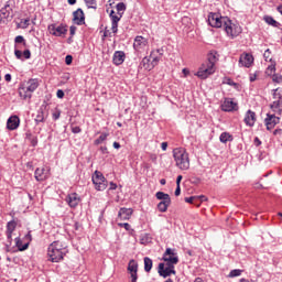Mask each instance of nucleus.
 <instances>
[{"mask_svg":"<svg viewBox=\"0 0 282 282\" xmlns=\"http://www.w3.org/2000/svg\"><path fill=\"white\" fill-rule=\"evenodd\" d=\"M207 21L210 28H224L226 34L231 36V39L241 34V29L237 24H232V20L228 17H221L219 13L210 12Z\"/></svg>","mask_w":282,"mask_h":282,"instance_id":"obj_1","label":"nucleus"},{"mask_svg":"<svg viewBox=\"0 0 282 282\" xmlns=\"http://www.w3.org/2000/svg\"><path fill=\"white\" fill-rule=\"evenodd\" d=\"M67 252V245L61 240H57L48 246L47 257L48 260L52 261V263H58V261H63Z\"/></svg>","mask_w":282,"mask_h":282,"instance_id":"obj_2","label":"nucleus"},{"mask_svg":"<svg viewBox=\"0 0 282 282\" xmlns=\"http://www.w3.org/2000/svg\"><path fill=\"white\" fill-rule=\"evenodd\" d=\"M39 85H41V79L31 78L26 82H22L19 87V96L22 100H31L32 94H34L35 89H39Z\"/></svg>","mask_w":282,"mask_h":282,"instance_id":"obj_3","label":"nucleus"},{"mask_svg":"<svg viewBox=\"0 0 282 282\" xmlns=\"http://www.w3.org/2000/svg\"><path fill=\"white\" fill-rule=\"evenodd\" d=\"M174 162L181 171H188L191 169V158L184 148H176L173 150Z\"/></svg>","mask_w":282,"mask_h":282,"instance_id":"obj_4","label":"nucleus"},{"mask_svg":"<svg viewBox=\"0 0 282 282\" xmlns=\"http://www.w3.org/2000/svg\"><path fill=\"white\" fill-rule=\"evenodd\" d=\"M162 56H164V47L156 48L151 52L150 57H144L141 62L145 72H151L160 63Z\"/></svg>","mask_w":282,"mask_h":282,"instance_id":"obj_5","label":"nucleus"},{"mask_svg":"<svg viewBox=\"0 0 282 282\" xmlns=\"http://www.w3.org/2000/svg\"><path fill=\"white\" fill-rule=\"evenodd\" d=\"M217 61H219V55L217 54V51H210L207 55V61L200 65L198 72H213L215 69Z\"/></svg>","mask_w":282,"mask_h":282,"instance_id":"obj_6","label":"nucleus"},{"mask_svg":"<svg viewBox=\"0 0 282 282\" xmlns=\"http://www.w3.org/2000/svg\"><path fill=\"white\" fill-rule=\"evenodd\" d=\"M273 101L270 104V109L273 111V113H278V116H281L282 113V88H275L273 89Z\"/></svg>","mask_w":282,"mask_h":282,"instance_id":"obj_7","label":"nucleus"},{"mask_svg":"<svg viewBox=\"0 0 282 282\" xmlns=\"http://www.w3.org/2000/svg\"><path fill=\"white\" fill-rule=\"evenodd\" d=\"M93 184L97 191H106L109 182L105 178L102 172L96 170L91 176Z\"/></svg>","mask_w":282,"mask_h":282,"instance_id":"obj_8","label":"nucleus"},{"mask_svg":"<svg viewBox=\"0 0 282 282\" xmlns=\"http://www.w3.org/2000/svg\"><path fill=\"white\" fill-rule=\"evenodd\" d=\"M163 261L167 265H177L180 263V257L175 253V249L167 248L163 253Z\"/></svg>","mask_w":282,"mask_h":282,"instance_id":"obj_9","label":"nucleus"},{"mask_svg":"<svg viewBox=\"0 0 282 282\" xmlns=\"http://www.w3.org/2000/svg\"><path fill=\"white\" fill-rule=\"evenodd\" d=\"M47 30L50 32V34H52V36H66L67 34V24H50L47 26Z\"/></svg>","mask_w":282,"mask_h":282,"instance_id":"obj_10","label":"nucleus"},{"mask_svg":"<svg viewBox=\"0 0 282 282\" xmlns=\"http://www.w3.org/2000/svg\"><path fill=\"white\" fill-rule=\"evenodd\" d=\"M158 272L163 279L171 276V274H176L175 265L166 264L165 267L164 262L159 263Z\"/></svg>","mask_w":282,"mask_h":282,"instance_id":"obj_11","label":"nucleus"},{"mask_svg":"<svg viewBox=\"0 0 282 282\" xmlns=\"http://www.w3.org/2000/svg\"><path fill=\"white\" fill-rule=\"evenodd\" d=\"M281 122V118L276 117V115L267 113V118L264 119V124L268 131H272L276 124Z\"/></svg>","mask_w":282,"mask_h":282,"instance_id":"obj_12","label":"nucleus"},{"mask_svg":"<svg viewBox=\"0 0 282 282\" xmlns=\"http://www.w3.org/2000/svg\"><path fill=\"white\" fill-rule=\"evenodd\" d=\"M34 177L36 182H45V180L50 178V167L45 170V167H37L34 172Z\"/></svg>","mask_w":282,"mask_h":282,"instance_id":"obj_13","label":"nucleus"},{"mask_svg":"<svg viewBox=\"0 0 282 282\" xmlns=\"http://www.w3.org/2000/svg\"><path fill=\"white\" fill-rule=\"evenodd\" d=\"M14 230H17V221L10 220L7 224V230H6L7 242L9 243L7 245V248L12 246V232H14Z\"/></svg>","mask_w":282,"mask_h":282,"instance_id":"obj_14","label":"nucleus"},{"mask_svg":"<svg viewBox=\"0 0 282 282\" xmlns=\"http://www.w3.org/2000/svg\"><path fill=\"white\" fill-rule=\"evenodd\" d=\"M65 202L69 208H77L80 204V196L77 193H70L66 196Z\"/></svg>","mask_w":282,"mask_h":282,"instance_id":"obj_15","label":"nucleus"},{"mask_svg":"<svg viewBox=\"0 0 282 282\" xmlns=\"http://www.w3.org/2000/svg\"><path fill=\"white\" fill-rule=\"evenodd\" d=\"M128 272L130 274L131 282H138V262H135V260L129 261Z\"/></svg>","mask_w":282,"mask_h":282,"instance_id":"obj_16","label":"nucleus"},{"mask_svg":"<svg viewBox=\"0 0 282 282\" xmlns=\"http://www.w3.org/2000/svg\"><path fill=\"white\" fill-rule=\"evenodd\" d=\"M220 107L223 111H227V112L237 111V109H239V106H237V102L232 101V99L230 98H225Z\"/></svg>","mask_w":282,"mask_h":282,"instance_id":"obj_17","label":"nucleus"},{"mask_svg":"<svg viewBox=\"0 0 282 282\" xmlns=\"http://www.w3.org/2000/svg\"><path fill=\"white\" fill-rule=\"evenodd\" d=\"M73 22L75 25H85V12L83 9L78 8L73 12Z\"/></svg>","mask_w":282,"mask_h":282,"instance_id":"obj_18","label":"nucleus"},{"mask_svg":"<svg viewBox=\"0 0 282 282\" xmlns=\"http://www.w3.org/2000/svg\"><path fill=\"white\" fill-rule=\"evenodd\" d=\"M148 45H149V40H147L144 36H142V35L135 36L134 42H133V48L137 52H140V50H143V47H145Z\"/></svg>","mask_w":282,"mask_h":282,"instance_id":"obj_19","label":"nucleus"},{"mask_svg":"<svg viewBox=\"0 0 282 282\" xmlns=\"http://www.w3.org/2000/svg\"><path fill=\"white\" fill-rule=\"evenodd\" d=\"M243 122L247 127H254V122H257V113L252 110H248L245 115Z\"/></svg>","mask_w":282,"mask_h":282,"instance_id":"obj_20","label":"nucleus"},{"mask_svg":"<svg viewBox=\"0 0 282 282\" xmlns=\"http://www.w3.org/2000/svg\"><path fill=\"white\" fill-rule=\"evenodd\" d=\"M19 124H21L19 116H11L7 121V129H9V131H15V129H19Z\"/></svg>","mask_w":282,"mask_h":282,"instance_id":"obj_21","label":"nucleus"},{"mask_svg":"<svg viewBox=\"0 0 282 282\" xmlns=\"http://www.w3.org/2000/svg\"><path fill=\"white\" fill-rule=\"evenodd\" d=\"M131 215H133V209L127 207H121L118 213L119 219L123 221L131 219Z\"/></svg>","mask_w":282,"mask_h":282,"instance_id":"obj_22","label":"nucleus"},{"mask_svg":"<svg viewBox=\"0 0 282 282\" xmlns=\"http://www.w3.org/2000/svg\"><path fill=\"white\" fill-rule=\"evenodd\" d=\"M126 58L127 54H124V51H116L112 56V62L115 65H122Z\"/></svg>","mask_w":282,"mask_h":282,"instance_id":"obj_23","label":"nucleus"},{"mask_svg":"<svg viewBox=\"0 0 282 282\" xmlns=\"http://www.w3.org/2000/svg\"><path fill=\"white\" fill-rule=\"evenodd\" d=\"M14 56L19 59V61H28L30 58H32V53L30 52V50H24L23 52L21 50H14Z\"/></svg>","mask_w":282,"mask_h":282,"instance_id":"obj_24","label":"nucleus"},{"mask_svg":"<svg viewBox=\"0 0 282 282\" xmlns=\"http://www.w3.org/2000/svg\"><path fill=\"white\" fill-rule=\"evenodd\" d=\"M240 63L243 67H250L254 63V57L251 54H245L240 57Z\"/></svg>","mask_w":282,"mask_h":282,"instance_id":"obj_25","label":"nucleus"},{"mask_svg":"<svg viewBox=\"0 0 282 282\" xmlns=\"http://www.w3.org/2000/svg\"><path fill=\"white\" fill-rule=\"evenodd\" d=\"M111 19V31L112 34H118V22L122 19V14L113 15Z\"/></svg>","mask_w":282,"mask_h":282,"instance_id":"obj_26","label":"nucleus"},{"mask_svg":"<svg viewBox=\"0 0 282 282\" xmlns=\"http://www.w3.org/2000/svg\"><path fill=\"white\" fill-rule=\"evenodd\" d=\"M15 246H17V248H18V250H19L20 252H23V251L28 250V248H30V242H25V243L23 245V240H21L20 237H17V238H15Z\"/></svg>","mask_w":282,"mask_h":282,"instance_id":"obj_27","label":"nucleus"},{"mask_svg":"<svg viewBox=\"0 0 282 282\" xmlns=\"http://www.w3.org/2000/svg\"><path fill=\"white\" fill-rule=\"evenodd\" d=\"M169 206H171V200H161L158 204V210L160 213H166L169 210Z\"/></svg>","mask_w":282,"mask_h":282,"instance_id":"obj_28","label":"nucleus"},{"mask_svg":"<svg viewBox=\"0 0 282 282\" xmlns=\"http://www.w3.org/2000/svg\"><path fill=\"white\" fill-rule=\"evenodd\" d=\"M219 140L223 144H226L227 142H232L235 138L232 137V134H230V132H223L219 137Z\"/></svg>","mask_w":282,"mask_h":282,"instance_id":"obj_29","label":"nucleus"},{"mask_svg":"<svg viewBox=\"0 0 282 282\" xmlns=\"http://www.w3.org/2000/svg\"><path fill=\"white\" fill-rule=\"evenodd\" d=\"M143 262H144V271L151 272V270H153V260L149 257H145L143 259Z\"/></svg>","mask_w":282,"mask_h":282,"instance_id":"obj_30","label":"nucleus"},{"mask_svg":"<svg viewBox=\"0 0 282 282\" xmlns=\"http://www.w3.org/2000/svg\"><path fill=\"white\" fill-rule=\"evenodd\" d=\"M40 122H45V112L43 111V108H40L36 112L35 117V123L40 124Z\"/></svg>","mask_w":282,"mask_h":282,"instance_id":"obj_31","label":"nucleus"},{"mask_svg":"<svg viewBox=\"0 0 282 282\" xmlns=\"http://www.w3.org/2000/svg\"><path fill=\"white\" fill-rule=\"evenodd\" d=\"M264 21L268 25H272V28H279L281 25V23L276 22V20L270 15H265Z\"/></svg>","mask_w":282,"mask_h":282,"instance_id":"obj_32","label":"nucleus"},{"mask_svg":"<svg viewBox=\"0 0 282 282\" xmlns=\"http://www.w3.org/2000/svg\"><path fill=\"white\" fill-rule=\"evenodd\" d=\"M156 199H160L161 202H171V196L164 192H158L155 194Z\"/></svg>","mask_w":282,"mask_h":282,"instance_id":"obj_33","label":"nucleus"},{"mask_svg":"<svg viewBox=\"0 0 282 282\" xmlns=\"http://www.w3.org/2000/svg\"><path fill=\"white\" fill-rule=\"evenodd\" d=\"M107 138H109V133L107 132H102L99 138H97L95 141H94V144L96 147H98V144H102V142H105V140H107Z\"/></svg>","mask_w":282,"mask_h":282,"instance_id":"obj_34","label":"nucleus"},{"mask_svg":"<svg viewBox=\"0 0 282 282\" xmlns=\"http://www.w3.org/2000/svg\"><path fill=\"white\" fill-rule=\"evenodd\" d=\"M194 75H196L197 78H200V80H206L208 76L213 75V72H196Z\"/></svg>","mask_w":282,"mask_h":282,"instance_id":"obj_35","label":"nucleus"},{"mask_svg":"<svg viewBox=\"0 0 282 282\" xmlns=\"http://www.w3.org/2000/svg\"><path fill=\"white\" fill-rule=\"evenodd\" d=\"M8 8H10V6H7L0 10L1 19H10V11H8Z\"/></svg>","mask_w":282,"mask_h":282,"instance_id":"obj_36","label":"nucleus"},{"mask_svg":"<svg viewBox=\"0 0 282 282\" xmlns=\"http://www.w3.org/2000/svg\"><path fill=\"white\" fill-rule=\"evenodd\" d=\"M118 14H124V11L127 10V4L124 2H119L116 6Z\"/></svg>","mask_w":282,"mask_h":282,"instance_id":"obj_37","label":"nucleus"},{"mask_svg":"<svg viewBox=\"0 0 282 282\" xmlns=\"http://www.w3.org/2000/svg\"><path fill=\"white\" fill-rule=\"evenodd\" d=\"M223 85H229L230 87H238L239 84L235 83L232 79H230L229 77H224L223 79Z\"/></svg>","mask_w":282,"mask_h":282,"instance_id":"obj_38","label":"nucleus"},{"mask_svg":"<svg viewBox=\"0 0 282 282\" xmlns=\"http://www.w3.org/2000/svg\"><path fill=\"white\" fill-rule=\"evenodd\" d=\"M20 24H21V29L22 30H28V28H30V18H26V19H22L20 21Z\"/></svg>","mask_w":282,"mask_h":282,"instance_id":"obj_39","label":"nucleus"},{"mask_svg":"<svg viewBox=\"0 0 282 282\" xmlns=\"http://www.w3.org/2000/svg\"><path fill=\"white\" fill-rule=\"evenodd\" d=\"M14 43L15 44H23L24 46L26 45V43H25V37H23V35H18V36H15V39H14Z\"/></svg>","mask_w":282,"mask_h":282,"instance_id":"obj_40","label":"nucleus"},{"mask_svg":"<svg viewBox=\"0 0 282 282\" xmlns=\"http://www.w3.org/2000/svg\"><path fill=\"white\" fill-rule=\"evenodd\" d=\"M272 80H273V83H282V75H281V73H274L272 75Z\"/></svg>","mask_w":282,"mask_h":282,"instance_id":"obj_41","label":"nucleus"},{"mask_svg":"<svg viewBox=\"0 0 282 282\" xmlns=\"http://www.w3.org/2000/svg\"><path fill=\"white\" fill-rule=\"evenodd\" d=\"M29 140H30V143L33 145V147H36V144H39V138L36 137H32V134H26Z\"/></svg>","mask_w":282,"mask_h":282,"instance_id":"obj_42","label":"nucleus"},{"mask_svg":"<svg viewBox=\"0 0 282 282\" xmlns=\"http://www.w3.org/2000/svg\"><path fill=\"white\" fill-rule=\"evenodd\" d=\"M229 276H231V278L241 276V270H239V269L231 270L229 273Z\"/></svg>","mask_w":282,"mask_h":282,"instance_id":"obj_43","label":"nucleus"},{"mask_svg":"<svg viewBox=\"0 0 282 282\" xmlns=\"http://www.w3.org/2000/svg\"><path fill=\"white\" fill-rule=\"evenodd\" d=\"M85 3L87 8H93L94 10H96V0H85Z\"/></svg>","mask_w":282,"mask_h":282,"instance_id":"obj_44","label":"nucleus"},{"mask_svg":"<svg viewBox=\"0 0 282 282\" xmlns=\"http://www.w3.org/2000/svg\"><path fill=\"white\" fill-rule=\"evenodd\" d=\"M270 54H272V51H270V48H268V50L264 51L263 56H264L265 61L272 62V57H270Z\"/></svg>","mask_w":282,"mask_h":282,"instance_id":"obj_45","label":"nucleus"},{"mask_svg":"<svg viewBox=\"0 0 282 282\" xmlns=\"http://www.w3.org/2000/svg\"><path fill=\"white\" fill-rule=\"evenodd\" d=\"M186 204H195L197 202V196H191V197H185Z\"/></svg>","mask_w":282,"mask_h":282,"instance_id":"obj_46","label":"nucleus"},{"mask_svg":"<svg viewBox=\"0 0 282 282\" xmlns=\"http://www.w3.org/2000/svg\"><path fill=\"white\" fill-rule=\"evenodd\" d=\"M61 78V83H67V80H69V73H63V76Z\"/></svg>","mask_w":282,"mask_h":282,"instance_id":"obj_47","label":"nucleus"},{"mask_svg":"<svg viewBox=\"0 0 282 282\" xmlns=\"http://www.w3.org/2000/svg\"><path fill=\"white\" fill-rule=\"evenodd\" d=\"M208 198L204 195L196 196V202H199V204H203V202H207Z\"/></svg>","mask_w":282,"mask_h":282,"instance_id":"obj_48","label":"nucleus"},{"mask_svg":"<svg viewBox=\"0 0 282 282\" xmlns=\"http://www.w3.org/2000/svg\"><path fill=\"white\" fill-rule=\"evenodd\" d=\"M73 61H74V57L72 55H66L65 57L66 65H72Z\"/></svg>","mask_w":282,"mask_h":282,"instance_id":"obj_49","label":"nucleus"},{"mask_svg":"<svg viewBox=\"0 0 282 282\" xmlns=\"http://www.w3.org/2000/svg\"><path fill=\"white\" fill-rule=\"evenodd\" d=\"M24 239L28 241L26 243L30 245V242L32 241V231H29L25 236Z\"/></svg>","mask_w":282,"mask_h":282,"instance_id":"obj_50","label":"nucleus"},{"mask_svg":"<svg viewBox=\"0 0 282 282\" xmlns=\"http://www.w3.org/2000/svg\"><path fill=\"white\" fill-rule=\"evenodd\" d=\"M82 131L83 129H80L78 126L72 127V133H80Z\"/></svg>","mask_w":282,"mask_h":282,"instance_id":"obj_51","label":"nucleus"},{"mask_svg":"<svg viewBox=\"0 0 282 282\" xmlns=\"http://www.w3.org/2000/svg\"><path fill=\"white\" fill-rule=\"evenodd\" d=\"M119 226L124 228L126 230H131V225L129 223L119 224Z\"/></svg>","mask_w":282,"mask_h":282,"instance_id":"obj_52","label":"nucleus"},{"mask_svg":"<svg viewBox=\"0 0 282 282\" xmlns=\"http://www.w3.org/2000/svg\"><path fill=\"white\" fill-rule=\"evenodd\" d=\"M181 194H182V188L180 187V185H176V189H175V192H174V195H175L176 197H180Z\"/></svg>","mask_w":282,"mask_h":282,"instance_id":"obj_53","label":"nucleus"},{"mask_svg":"<svg viewBox=\"0 0 282 282\" xmlns=\"http://www.w3.org/2000/svg\"><path fill=\"white\" fill-rule=\"evenodd\" d=\"M57 98H65V91H63L62 89H58L56 93Z\"/></svg>","mask_w":282,"mask_h":282,"instance_id":"obj_54","label":"nucleus"},{"mask_svg":"<svg viewBox=\"0 0 282 282\" xmlns=\"http://www.w3.org/2000/svg\"><path fill=\"white\" fill-rule=\"evenodd\" d=\"M76 30H77V28H76L75 25H72V26L69 28L70 36H74V35L76 34Z\"/></svg>","mask_w":282,"mask_h":282,"instance_id":"obj_55","label":"nucleus"},{"mask_svg":"<svg viewBox=\"0 0 282 282\" xmlns=\"http://www.w3.org/2000/svg\"><path fill=\"white\" fill-rule=\"evenodd\" d=\"M267 69H268L269 72H276V65L271 64V65H269V66L267 67Z\"/></svg>","mask_w":282,"mask_h":282,"instance_id":"obj_56","label":"nucleus"},{"mask_svg":"<svg viewBox=\"0 0 282 282\" xmlns=\"http://www.w3.org/2000/svg\"><path fill=\"white\" fill-rule=\"evenodd\" d=\"M253 144L256 147H261V140L258 137H256L254 140H253Z\"/></svg>","mask_w":282,"mask_h":282,"instance_id":"obj_57","label":"nucleus"},{"mask_svg":"<svg viewBox=\"0 0 282 282\" xmlns=\"http://www.w3.org/2000/svg\"><path fill=\"white\" fill-rule=\"evenodd\" d=\"M116 188H118V184L110 182L109 191H116Z\"/></svg>","mask_w":282,"mask_h":282,"instance_id":"obj_58","label":"nucleus"},{"mask_svg":"<svg viewBox=\"0 0 282 282\" xmlns=\"http://www.w3.org/2000/svg\"><path fill=\"white\" fill-rule=\"evenodd\" d=\"M250 83H254V80H257V73L251 74L249 77Z\"/></svg>","mask_w":282,"mask_h":282,"instance_id":"obj_59","label":"nucleus"},{"mask_svg":"<svg viewBox=\"0 0 282 282\" xmlns=\"http://www.w3.org/2000/svg\"><path fill=\"white\" fill-rule=\"evenodd\" d=\"M161 149H162V151H166V149H169V143L167 142H162L161 143Z\"/></svg>","mask_w":282,"mask_h":282,"instance_id":"obj_60","label":"nucleus"},{"mask_svg":"<svg viewBox=\"0 0 282 282\" xmlns=\"http://www.w3.org/2000/svg\"><path fill=\"white\" fill-rule=\"evenodd\" d=\"M273 134L274 135H281L282 134V129L281 128H278L273 131Z\"/></svg>","mask_w":282,"mask_h":282,"instance_id":"obj_61","label":"nucleus"},{"mask_svg":"<svg viewBox=\"0 0 282 282\" xmlns=\"http://www.w3.org/2000/svg\"><path fill=\"white\" fill-rule=\"evenodd\" d=\"M58 118H61V112H54L53 120H58Z\"/></svg>","mask_w":282,"mask_h":282,"instance_id":"obj_62","label":"nucleus"},{"mask_svg":"<svg viewBox=\"0 0 282 282\" xmlns=\"http://www.w3.org/2000/svg\"><path fill=\"white\" fill-rule=\"evenodd\" d=\"M100 151H101V153H104V154L109 153V151L107 150V147H101V148H100Z\"/></svg>","mask_w":282,"mask_h":282,"instance_id":"obj_63","label":"nucleus"},{"mask_svg":"<svg viewBox=\"0 0 282 282\" xmlns=\"http://www.w3.org/2000/svg\"><path fill=\"white\" fill-rule=\"evenodd\" d=\"M112 147H113V149H120V143H118L117 141H115L113 143H112Z\"/></svg>","mask_w":282,"mask_h":282,"instance_id":"obj_64","label":"nucleus"}]
</instances>
